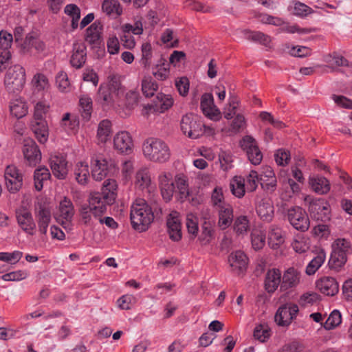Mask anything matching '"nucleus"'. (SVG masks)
Listing matches in <instances>:
<instances>
[{"instance_id": "obj_23", "label": "nucleus", "mask_w": 352, "mask_h": 352, "mask_svg": "<svg viewBox=\"0 0 352 352\" xmlns=\"http://www.w3.org/2000/svg\"><path fill=\"white\" fill-rule=\"evenodd\" d=\"M114 148L122 153H129L133 148V141L126 131L118 133L113 138Z\"/></svg>"}, {"instance_id": "obj_19", "label": "nucleus", "mask_w": 352, "mask_h": 352, "mask_svg": "<svg viewBox=\"0 0 352 352\" xmlns=\"http://www.w3.org/2000/svg\"><path fill=\"white\" fill-rule=\"evenodd\" d=\"M23 153L30 166H36L41 160V153L38 146L32 140H25Z\"/></svg>"}, {"instance_id": "obj_2", "label": "nucleus", "mask_w": 352, "mask_h": 352, "mask_svg": "<svg viewBox=\"0 0 352 352\" xmlns=\"http://www.w3.org/2000/svg\"><path fill=\"white\" fill-rule=\"evenodd\" d=\"M144 156L153 162L164 163L170 157V151L167 144L161 139L149 138L142 144Z\"/></svg>"}, {"instance_id": "obj_14", "label": "nucleus", "mask_w": 352, "mask_h": 352, "mask_svg": "<svg viewBox=\"0 0 352 352\" xmlns=\"http://www.w3.org/2000/svg\"><path fill=\"white\" fill-rule=\"evenodd\" d=\"M102 30L103 25L98 20L95 21L86 29L85 41L92 48L99 47L101 45L102 43Z\"/></svg>"}, {"instance_id": "obj_41", "label": "nucleus", "mask_w": 352, "mask_h": 352, "mask_svg": "<svg viewBox=\"0 0 352 352\" xmlns=\"http://www.w3.org/2000/svg\"><path fill=\"white\" fill-rule=\"evenodd\" d=\"M64 12L72 18V30L74 31L77 29L80 18V10L78 6L74 3L67 4L65 7Z\"/></svg>"}, {"instance_id": "obj_15", "label": "nucleus", "mask_w": 352, "mask_h": 352, "mask_svg": "<svg viewBox=\"0 0 352 352\" xmlns=\"http://www.w3.org/2000/svg\"><path fill=\"white\" fill-rule=\"evenodd\" d=\"M4 177L6 186L10 192L15 193L19 190L23 184V177L15 166H7Z\"/></svg>"}, {"instance_id": "obj_37", "label": "nucleus", "mask_w": 352, "mask_h": 352, "mask_svg": "<svg viewBox=\"0 0 352 352\" xmlns=\"http://www.w3.org/2000/svg\"><path fill=\"white\" fill-rule=\"evenodd\" d=\"M79 106L81 116L83 119L89 120L93 111V101L87 94L80 96L79 98Z\"/></svg>"}, {"instance_id": "obj_5", "label": "nucleus", "mask_w": 352, "mask_h": 352, "mask_svg": "<svg viewBox=\"0 0 352 352\" xmlns=\"http://www.w3.org/2000/svg\"><path fill=\"white\" fill-rule=\"evenodd\" d=\"M204 124L193 113L183 116L180 122V128L184 134L192 139H197L204 133Z\"/></svg>"}, {"instance_id": "obj_9", "label": "nucleus", "mask_w": 352, "mask_h": 352, "mask_svg": "<svg viewBox=\"0 0 352 352\" xmlns=\"http://www.w3.org/2000/svg\"><path fill=\"white\" fill-rule=\"evenodd\" d=\"M243 151L246 153L249 161L254 165H258L263 160V154L256 140L251 135L244 136L239 142Z\"/></svg>"}, {"instance_id": "obj_22", "label": "nucleus", "mask_w": 352, "mask_h": 352, "mask_svg": "<svg viewBox=\"0 0 352 352\" xmlns=\"http://www.w3.org/2000/svg\"><path fill=\"white\" fill-rule=\"evenodd\" d=\"M87 47L85 43L76 42L73 44L70 63L72 67L80 69L86 62Z\"/></svg>"}, {"instance_id": "obj_29", "label": "nucleus", "mask_w": 352, "mask_h": 352, "mask_svg": "<svg viewBox=\"0 0 352 352\" xmlns=\"http://www.w3.org/2000/svg\"><path fill=\"white\" fill-rule=\"evenodd\" d=\"M219 213V226L225 230L228 228L233 221V208L230 204H221L217 208Z\"/></svg>"}, {"instance_id": "obj_35", "label": "nucleus", "mask_w": 352, "mask_h": 352, "mask_svg": "<svg viewBox=\"0 0 352 352\" xmlns=\"http://www.w3.org/2000/svg\"><path fill=\"white\" fill-rule=\"evenodd\" d=\"M28 109L26 103L21 98L10 101V113L18 119L24 117L28 113Z\"/></svg>"}, {"instance_id": "obj_25", "label": "nucleus", "mask_w": 352, "mask_h": 352, "mask_svg": "<svg viewBox=\"0 0 352 352\" xmlns=\"http://www.w3.org/2000/svg\"><path fill=\"white\" fill-rule=\"evenodd\" d=\"M166 225L170 239L174 241H179L182 239V226L176 212L170 214Z\"/></svg>"}, {"instance_id": "obj_63", "label": "nucleus", "mask_w": 352, "mask_h": 352, "mask_svg": "<svg viewBox=\"0 0 352 352\" xmlns=\"http://www.w3.org/2000/svg\"><path fill=\"white\" fill-rule=\"evenodd\" d=\"M275 161L280 166L288 164L290 160V153L285 149H278L274 155Z\"/></svg>"}, {"instance_id": "obj_54", "label": "nucleus", "mask_w": 352, "mask_h": 352, "mask_svg": "<svg viewBox=\"0 0 352 352\" xmlns=\"http://www.w3.org/2000/svg\"><path fill=\"white\" fill-rule=\"evenodd\" d=\"M271 336L270 329L267 326L259 324L254 330V337L261 342H264L270 338Z\"/></svg>"}, {"instance_id": "obj_7", "label": "nucleus", "mask_w": 352, "mask_h": 352, "mask_svg": "<svg viewBox=\"0 0 352 352\" xmlns=\"http://www.w3.org/2000/svg\"><path fill=\"white\" fill-rule=\"evenodd\" d=\"M89 209L92 212L94 217H100L107 210V206L113 204V195L110 194L109 196H104L99 192H91L88 199Z\"/></svg>"}, {"instance_id": "obj_32", "label": "nucleus", "mask_w": 352, "mask_h": 352, "mask_svg": "<svg viewBox=\"0 0 352 352\" xmlns=\"http://www.w3.org/2000/svg\"><path fill=\"white\" fill-rule=\"evenodd\" d=\"M74 214V209L73 204L69 199L65 197L59 204L58 219H61L62 224H64L63 220H65L66 223L69 222L72 220Z\"/></svg>"}, {"instance_id": "obj_51", "label": "nucleus", "mask_w": 352, "mask_h": 352, "mask_svg": "<svg viewBox=\"0 0 352 352\" xmlns=\"http://www.w3.org/2000/svg\"><path fill=\"white\" fill-rule=\"evenodd\" d=\"M251 241L253 248L255 250H259L265 245V235L261 230H253L251 234Z\"/></svg>"}, {"instance_id": "obj_38", "label": "nucleus", "mask_w": 352, "mask_h": 352, "mask_svg": "<svg viewBox=\"0 0 352 352\" xmlns=\"http://www.w3.org/2000/svg\"><path fill=\"white\" fill-rule=\"evenodd\" d=\"M151 176L148 168H141L136 173L135 185L140 190L148 188L151 185Z\"/></svg>"}, {"instance_id": "obj_6", "label": "nucleus", "mask_w": 352, "mask_h": 352, "mask_svg": "<svg viewBox=\"0 0 352 352\" xmlns=\"http://www.w3.org/2000/svg\"><path fill=\"white\" fill-rule=\"evenodd\" d=\"M91 175L96 181L104 179L109 173L115 170L116 164L111 159L104 158L101 155H96L92 158Z\"/></svg>"}, {"instance_id": "obj_3", "label": "nucleus", "mask_w": 352, "mask_h": 352, "mask_svg": "<svg viewBox=\"0 0 352 352\" xmlns=\"http://www.w3.org/2000/svg\"><path fill=\"white\" fill-rule=\"evenodd\" d=\"M350 243L344 239H338L332 244V252L328 262L331 270L339 272L346 264Z\"/></svg>"}, {"instance_id": "obj_36", "label": "nucleus", "mask_w": 352, "mask_h": 352, "mask_svg": "<svg viewBox=\"0 0 352 352\" xmlns=\"http://www.w3.org/2000/svg\"><path fill=\"white\" fill-rule=\"evenodd\" d=\"M51 177L48 168L42 166L36 168L34 173V186L36 190L41 191L43 188V184Z\"/></svg>"}, {"instance_id": "obj_47", "label": "nucleus", "mask_w": 352, "mask_h": 352, "mask_svg": "<svg viewBox=\"0 0 352 352\" xmlns=\"http://www.w3.org/2000/svg\"><path fill=\"white\" fill-rule=\"evenodd\" d=\"M342 322V316L340 312L335 309L333 310L323 324V327L327 330L333 329Z\"/></svg>"}, {"instance_id": "obj_33", "label": "nucleus", "mask_w": 352, "mask_h": 352, "mask_svg": "<svg viewBox=\"0 0 352 352\" xmlns=\"http://www.w3.org/2000/svg\"><path fill=\"white\" fill-rule=\"evenodd\" d=\"M312 189L319 195L327 194L331 188L329 181L322 176H317L310 179Z\"/></svg>"}, {"instance_id": "obj_60", "label": "nucleus", "mask_w": 352, "mask_h": 352, "mask_svg": "<svg viewBox=\"0 0 352 352\" xmlns=\"http://www.w3.org/2000/svg\"><path fill=\"white\" fill-rule=\"evenodd\" d=\"M122 34H130L133 33L136 35L142 34L143 28L142 23L140 21H137L134 25L129 23L124 24L122 26Z\"/></svg>"}, {"instance_id": "obj_34", "label": "nucleus", "mask_w": 352, "mask_h": 352, "mask_svg": "<svg viewBox=\"0 0 352 352\" xmlns=\"http://www.w3.org/2000/svg\"><path fill=\"white\" fill-rule=\"evenodd\" d=\"M102 10L107 15L116 18L122 14V8L118 0H104Z\"/></svg>"}, {"instance_id": "obj_64", "label": "nucleus", "mask_w": 352, "mask_h": 352, "mask_svg": "<svg viewBox=\"0 0 352 352\" xmlns=\"http://www.w3.org/2000/svg\"><path fill=\"white\" fill-rule=\"evenodd\" d=\"M56 83L61 91H67L69 87L67 74L64 72H60L56 77Z\"/></svg>"}, {"instance_id": "obj_57", "label": "nucleus", "mask_w": 352, "mask_h": 352, "mask_svg": "<svg viewBox=\"0 0 352 352\" xmlns=\"http://www.w3.org/2000/svg\"><path fill=\"white\" fill-rule=\"evenodd\" d=\"M249 227V221L245 216L237 217L234 223V230L237 234H243L248 230Z\"/></svg>"}, {"instance_id": "obj_58", "label": "nucleus", "mask_w": 352, "mask_h": 352, "mask_svg": "<svg viewBox=\"0 0 352 352\" xmlns=\"http://www.w3.org/2000/svg\"><path fill=\"white\" fill-rule=\"evenodd\" d=\"M219 160L221 168L227 171L233 167V156L230 153L226 151H221L219 155Z\"/></svg>"}, {"instance_id": "obj_61", "label": "nucleus", "mask_w": 352, "mask_h": 352, "mask_svg": "<svg viewBox=\"0 0 352 352\" xmlns=\"http://www.w3.org/2000/svg\"><path fill=\"white\" fill-rule=\"evenodd\" d=\"M313 12L312 8L299 1H294V14L301 17L307 16Z\"/></svg>"}, {"instance_id": "obj_62", "label": "nucleus", "mask_w": 352, "mask_h": 352, "mask_svg": "<svg viewBox=\"0 0 352 352\" xmlns=\"http://www.w3.org/2000/svg\"><path fill=\"white\" fill-rule=\"evenodd\" d=\"M135 297L132 295H123L117 300V304L121 309L129 310L135 303Z\"/></svg>"}, {"instance_id": "obj_24", "label": "nucleus", "mask_w": 352, "mask_h": 352, "mask_svg": "<svg viewBox=\"0 0 352 352\" xmlns=\"http://www.w3.org/2000/svg\"><path fill=\"white\" fill-rule=\"evenodd\" d=\"M300 279V274L296 269L293 267L288 268L283 275L280 291L285 292L296 287L299 284Z\"/></svg>"}, {"instance_id": "obj_43", "label": "nucleus", "mask_w": 352, "mask_h": 352, "mask_svg": "<svg viewBox=\"0 0 352 352\" xmlns=\"http://www.w3.org/2000/svg\"><path fill=\"white\" fill-rule=\"evenodd\" d=\"M74 175L78 184L81 185L86 184L89 177L88 165L83 162H78L76 166Z\"/></svg>"}, {"instance_id": "obj_44", "label": "nucleus", "mask_w": 352, "mask_h": 352, "mask_svg": "<svg viewBox=\"0 0 352 352\" xmlns=\"http://www.w3.org/2000/svg\"><path fill=\"white\" fill-rule=\"evenodd\" d=\"M268 240L269 244L272 248H278L284 242L281 229L278 227L272 226L268 234Z\"/></svg>"}, {"instance_id": "obj_27", "label": "nucleus", "mask_w": 352, "mask_h": 352, "mask_svg": "<svg viewBox=\"0 0 352 352\" xmlns=\"http://www.w3.org/2000/svg\"><path fill=\"white\" fill-rule=\"evenodd\" d=\"M318 289L324 295L333 296L339 291L338 283L332 277H323L316 283Z\"/></svg>"}, {"instance_id": "obj_59", "label": "nucleus", "mask_w": 352, "mask_h": 352, "mask_svg": "<svg viewBox=\"0 0 352 352\" xmlns=\"http://www.w3.org/2000/svg\"><path fill=\"white\" fill-rule=\"evenodd\" d=\"M213 232L209 223L205 222L202 226V231L199 237L201 244L206 245L208 244L212 239Z\"/></svg>"}, {"instance_id": "obj_49", "label": "nucleus", "mask_w": 352, "mask_h": 352, "mask_svg": "<svg viewBox=\"0 0 352 352\" xmlns=\"http://www.w3.org/2000/svg\"><path fill=\"white\" fill-rule=\"evenodd\" d=\"M34 88L38 91H44L50 87V83L47 78L41 73L36 74L32 80Z\"/></svg>"}, {"instance_id": "obj_18", "label": "nucleus", "mask_w": 352, "mask_h": 352, "mask_svg": "<svg viewBox=\"0 0 352 352\" xmlns=\"http://www.w3.org/2000/svg\"><path fill=\"white\" fill-rule=\"evenodd\" d=\"M200 107L203 113L210 119L216 120L221 116L219 109L214 104L212 94L205 93L201 96Z\"/></svg>"}, {"instance_id": "obj_17", "label": "nucleus", "mask_w": 352, "mask_h": 352, "mask_svg": "<svg viewBox=\"0 0 352 352\" xmlns=\"http://www.w3.org/2000/svg\"><path fill=\"white\" fill-rule=\"evenodd\" d=\"M158 182L163 199L166 201H170L175 192L173 175L168 172H162L158 176Z\"/></svg>"}, {"instance_id": "obj_4", "label": "nucleus", "mask_w": 352, "mask_h": 352, "mask_svg": "<svg viewBox=\"0 0 352 352\" xmlns=\"http://www.w3.org/2000/svg\"><path fill=\"white\" fill-rule=\"evenodd\" d=\"M25 83V70L19 65H14L7 71L4 85L10 93H16L22 90Z\"/></svg>"}, {"instance_id": "obj_21", "label": "nucleus", "mask_w": 352, "mask_h": 352, "mask_svg": "<svg viewBox=\"0 0 352 352\" xmlns=\"http://www.w3.org/2000/svg\"><path fill=\"white\" fill-rule=\"evenodd\" d=\"M248 260L244 252L239 250L231 253L228 257V262L232 270L239 275L246 270Z\"/></svg>"}, {"instance_id": "obj_28", "label": "nucleus", "mask_w": 352, "mask_h": 352, "mask_svg": "<svg viewBox=\"0 0 352 352\" xmlns=\"http://www.w3.org/2000/svg\"><path fill=\"white\" fill-rule=\"evenodd\" d=\"M281 273L278 269L269 270L265 275V288L268 293L274 292L281 284Z\"/></svg>"}, {"instance_id": "obj_11", "label": "nucleus", "mask_w": 352, "mask_h": 352, "mask_svg": "<svg viewBox=\"0 0 352 352\" xmlns=\"http://www.w3.org/2000/svg\"><path fill=\"white\" fill-rule=\"evenodd\" d=\"M308 210L311 217L317 221L326 222L330 219V205L323 198L311 201Z\"/></svg>"}, {"instance_id": "obj_40", "label": "nucleus", "mask_w": 352, "mask_h": 352, "mask_svg": "<svg viewBox=\"0 0 352 352\" xmlns=\"http://www.w3.org/2000/svg\"><path fill=\"white\" fill-rule=\"evenodd\" d=\"M325 258V252L323 250L320 251L307 265L305 270L306 274L309 276L314 274L324 263Z\"/></svg>"}, {"instance_id": "obj_8", "label": "nucleus", "mask_w": 352, "mask_h": 352, "mask_svg": "<svg viewBox=\"0 0 352 352\" xmlns=\"http://www.w3.org/2000/svg\"><path fill=\"white\" fill-rule=\"evenodd\" d=\"M122 92L120 83L111 79L109 85H100L97 100L102 105H109L115 102L116 97Z\"/></svg>"}, {"instance_id": "obj_31", "label": "nucleus", "mask_w": 352, "mask_h": 352, "mask_svg": "<svg viewBox=\"0 0 352 352\" xmlns=\"http://www.w3.org/2000/svg\"><path fill=\"white\" fill-rule=\"evenodd\" d=\"M31 128L36 139L40 143H45L48 138V126L46 120H32Z\"/></svg>"}, {"instance_id": "obj_48", "label": "nucleus", "mask_w": 352, "mask_h": 352, "mask_svg": "<svg viewBox=\"0 0 352 352\" xmlns=\"http://www.w3.org/2000/svg\"><path fill=\"white\" fill-rule=\"evenodd\" d=\"M111 124L110 121L104 120L99 123L97 136L101 142H106L111 133Z\"/></svg>"}, {"instance_id": "obj_10", "label": "nucleus", "mask_w": 352, "mask_h": 352, "mask_svg": "<svg viewBox=\"0 0 352 352\" xmlns=\"http://www.w3.org/2000/svg\"><path fill=\"white\" fill-rule=\"evenodd\" d=\"M287 219L297 230L307 231L309 228V219L306 211L300 206H294L287 210Z\"/></svg>"}, {"instance_id": "obj_26", "label": "nucleus", "mask_w": 352, "mask_h": 352, "mask_svg": "<svg viewBox=\"0 0 352 352\" xmlns=\"http://www.w3.org/2000/svg\"><path fill=\"white\" fill-rule=\"evenodd\" d=\"M258 217L265 221H270L274 217V206L272 201L268 198H263L258 201L256 206Z\"/></svg>"}, {"instance_id": "obj_30", "label": "nucleus", "mask_w": 352, "mask_h": 352, "mask_svg": "<svg viewBox=\"0 0 352 352\" xmlns=\"http://www.w3.org/2000/svg\"><path fill=\"white\" fill-rule=\"evenodd\" d=\"M260 182L263 189L272 192L276 188V178L273 170L270 167L265 168L260 175Z\"/></svg>"}, {"instance_id": "obj_46", "label": "nucleus", "mask_w": 352, "mask_h": 352, "mask_svg": "<svg viewBox=\"0 0 352 352\" xmlns=\"http://www.w3.org/2000/svg\"><path fill=\"white\" fill-rule=\"evenodd\" d=\"M158 89V85L151 77H146L142 82V90L146 97H151Z\"/></svg>"}, {"instance_id": "obj_16", "label": "nucleus", "mask_w": 352, "mask_h": 352, "mask_svg": "<svg viewBox=\"0 0 352 352\" xmlns=\"http://www.w3.org/2000/svg\"><path fill=\"white\" fill-rule=\"evenodd\" d=\"M34 214L38 223V231L41 234L45 235L52 219L50 209L45 205L38 203L35 206Z\"/></svg>"}, {"instance_id": "obj_12", "label": "nucleus", "mask_w": 352, "mask_h": 352, "mask_svg": "<svg viewBox=\"0 0 352 352\" xmlns=\"http://www.w3.org/2000/svg\"><path fill=\"white\" fill-rule=\"evenodd\" d=\"M15 215L21 229L28 235H34L36 226L32 213L25 208H20L15 210Z\"/></svg>"}, {"instance_id": "obj_13", "label": "nucleus", "mask_w": 352, "mask_h": 352, "mask_svg": "<svg viewBox=\"0 0 352 352\" xmlns=\"http://www.w3.org/2000/svg\"><path fill=\"white\" fill-rule=\"evenodd\" d=\"M298 312V307L296 304H285L277 310L274 319L278 325L286 327L291 324L292 320Z\"/></svg>"}, {"instance_id": "obj_20", "label": "nucleus", "mask_w": 352, "mask_h": 352, "mask_svg": "<svg viewBox=\"0 0 352 352\" xmlns=\"http://www.w3.org/2000/svg\"><path fill=\"white\" fill-rule=\"evenodd\" d=\"M67 162L62 155H52L50 158V165L53 175L58 179H63L66 177L68 170Z\"/></svg>"}, {"instance_id": "obj_55", "label": "nucleus", "mask_w": 352, "mask_h": 352, "mask_svg": "<svg viewBox=\"0 0 352 352\" xmlns=\"http://www.w3.org/2000/svg\"><path fill=\"white\" fill-rule=\"evenodd\" d=\"M175 183L177 190L180 195V199H184L188 197V186L184 176L177 175L175 177Z\"/></svg>"}, {"instance_id": "obj_53", "label": "nucleus", "mask_w": 352, "mask_h": 352, "mask_svg": "<svg viewBox=\"0 0 352 352\" xmlns=\"http://www.w3.org/2000/svg\"><path fill=\"white\" fill-rule=\"evenodd\" d=\"M230 190L232 193L236 197L241 198L245 195V183L241 177H236L230 183Z\"/></svg>"}, {"instance_id": "obj_1", "label": "nucleus", "mask_w": 352, "mask_h": 352, "mask_svg": "<svg viewBox=\"0 0 352 352\" xmlns=\"http://www.w3.org/2000/svg\"><path fill=\"white\" fill-rule=\"evenodd\" d=\"M155 217L154 212L144 199H137L131 206V225L140 232L146 231Z\"/></svg>"}, {"instance_id": "obj_45", "label": "nucleus", "mask_w": 352, "mask_h": 352, "mask_svg": "<svg viewBox=\"0 0 352 352\" xmlns=\"http://www.w3.org/2000/svg\"><path fill=\"white\" fill-rule=\"evenodd\" d=\"M240 101L236 96L230 95L228 101V106L224 109V118L227 120L232 119L236 115V110L239 107Z\"/></svg>"}, {"instance_id": "obj_52", "label": "nucleus", "mask_w": 352, "mask_h": 352, "mask_svg": "<svg viewBox=\"0 0 352 352\" xmlns=\"http://www.w3.org/2000/svg\"><path fill=\"white\" fill-rule=\"evenodd\" d=\"M50 109V105L45 102H38L34 106L33 120H45V115Z\"/></svg>"}, {"instance_id": "obj_42", "label": "nucleus", "mask_w": 352, "mask_h": 352, "mask_svg": "<svg viewBox=\"0 0 352 352\" xmlns=\"http://www.w3.org/2000/svg\"><path fill=\"white\" fill-rule=\"evenodd\" d=\"M155 106L161 113L170 109L173 104V99L170 95L159 93L154 101Z\"/></svg>"}, {"instance_id": "obj_56", "label": "nucleus", "mask_w": 352, "mask_h": 352, "mask_svg": "<svg viewBox=\"0 0 352 352\" xmlns=\"http://www.w3.org/2000/svg\"><path fill=\"white\" fill-rule=\"evenodd\" d=\"M117 188L118 185L116 181L111 179H108L104 182L103 186L102 188V192L104 196H109L110 194L113 195V202L116 200L117 195Z\"/></svg>"}, {"instance_id": "obj_39", "label": "nucleus", "mask_w": 352, "mask_h": 352, "mask_svg": "<svg viewBox=\"0 0 352 352\" xmlns=\"http://www.w3.org/2000/svg\"><path fill=\"white\" fill-rule=\"evenodd\" d=\"M245 38L253 42H258L263 45L268 46L271 42L270 36L261 32H254L249 30L243 31Z\"/></svg>"}, {"instance_id": "obj_50", "label": "nucleus", "mask_w": 352, "mask_h": 352, "mask_svg": "<svg viewBox=\"0 0 352 352\" xmlns=\"http://www.w3.org/2000/svg\"><path fill=\"white\" fill-rule=\"evenodd\" d=\"M152 60V47L148 43L142 45V58L140 63L144 68H148L151 65Z\"/></svg>"}]
</instances>
